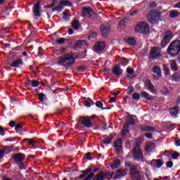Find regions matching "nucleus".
I'll return each mask as SVG.
<instances>
[{
	"instance_id": "obj_32",
	"label": "nucleus",
	"mask_w": 180,
	"mask_h": 180,
	"mask_svg": "<svg viewBox=\"0 0 180 180\" xmlns=\"http://www.w3.org/2000/svg\"><path fill=\"white\" fill-rule=\"evenodd\" d=\"M11 67L18 68L20 65H22V59H17L11 63Z\"/></svg>"
},
{
	"instance_id": "obj_13",
	"label": "nucleus",
	"mask_w": 180,
	"mask_h": 180,
	"mask_svg": "<svg viewBox=\"0 0 180 180\" xmlns=\"http://www.w3.org/2000/svg\"><path fill=\"white\" fill-rule=\"evenodd\" d=\"M13 158L14 161H15V164H18V162H23V160L26 158V155L23 153H17L14 154L13 155Z\"/></svg>"
},
{
	"instance_id": "obj_45",
	"label": "nucleus",
	"mask_w": 180,
	"mask_h": 180,
	"mask_svg": "<svg viewBox=\"0 0 180 180\" xmlns=\"http://www.w3.org/2000/svg\"><path fill=\"white\" fill-rule=\"evenodd\" d=\"M56 43L58 44H64L65 43V39L64 38H60L56 40Z\"/></svg>"
},
{
	"instance_id": "obj_25",
	"label": "nucleus",
	"mask_w": 180,
	"mask_h": 180,
	"mask_svg": "<svg viewBox=\"0 0 180 180\" xmlns=\"http://www.w3.org/2000/svg\"><path fill=\"white\" fill-rule=\"evenodd\" d=\"M89 172H92V169L91 168H87L85 170L82 171V174L79 176L80 179H82V178H85Z\"/></svg>"
},
{
	"instance_id": "obj_8",
	"label": "nucleus",
	"mask_w": 180,
	"mask_h": 180,
	"mask_svg": "<svg viewBox=\"0 0 180 180\" xmlns=\"http://www.w3.org/2000/svg\"><path fill=\"white\" fill-rule=\"evenodd\" d=\"M70 5H71V3H70V1L61 0L60 1H59V5L52 8V12H56V11H58V12H61V11L64 9V6H68Z\"/></svg>"
},
{
	"instance_id": "obj_54",
	"label": "nucleus",
	"mask_w": 180,
	"mask_h": 180,
	"mask_svg": "<svg viewBox=\"0 0 180 180\" xmlns=\"http://www.w3.org/2000/svg\"><path fill=\"white\" fill-rule=\"evenodd\" d=\"M172 157L174 160H176V158H178V157H179V153H178V152H174L172 155Z\"/></svg>"
},
{
	"instance_id": "obj_40",
	"label": "nucleus",
	"mask_w": 180,
	"mask_h": 180,
	"mask_svg": "<svg viewBox=\"0 0 180 180\" xmlns=\"http://www.w3.org/2000/svg\"><path fill=\"white\" fill-rule=\"evenodd\" d=\"M164 162L161 160H156V168H161Z\"/></svg>"
},
{
	"instance_id": "obj_9",
	"label": "nucleus",
	"mask_w": 180,
	"mask_h": 180,
	"mask_svg": "<svg viewBox=\"0 0 180 180\" xmlns=\"http://www.w3.org/2000/svg\"><path fill=\"white\" fill-rule=\"evenodd\" d=\"M161 56V49L158 47L152 48L150 53V58L152 60H157Z\"/></svg>"
},
{
	"instance_id": "obj_52",
	"label": "nucleus",
	"mask_w": 180,
	"mask_h": 180,
	"mask_svg": "<svg viewBox=\"0 0 180 180\" xmlns=\"http://www.w3.org/2000/svg\"><path fill=\"white\" fill-rule=\"evenodd\" d=\"M110 143H112V137H110L103 141L104 144H110Z\"/></svg>"
},
{
	"instance_id": "obj_11",
	"label": "nucleus",
	"mask_w": 180,
	"mask_h": 180,
	"mask_svg": "<svg viewBox=\"0 0 180 180\" xmlns=\"http://www.w3.org/2000/svg\"><path fill=\"white\" fill-rule=\"evenodd\" d=\"M152 72L153 74V79L155 81H158L161 77V69L158 66L154 65L152 68Z\"/></svg>"
},
{
	"instance_id": "obj_47",
	"label": "nucleus",
	"mask_w": 180,
	"mask_h": 180,
	"mask_svg": "<svg viewBox=\"0 0 180 180\" xmlns=\"http://www.w3.org/2000/svg\"><path fill=\"white\" fill-rule=\"evenodd\" d=\"M0 33L5 34V33H9V27L2 28L0 30Z\"/></svg>"
},
{
	"instance_id": "obj_22",
	"label": "nucleus",
	"mask_w": 180,
	"mask_h": 180,
	"mask_svg": "<svg viewBox=\"0 0 180 180\" xmlns=\"http://www.w3.org/2000/svg\"><path fill=\"white\" fill-rule=\"evenodd\" d=\"M169 113L173 117H176L178 113H179V108L178 106L173 107L169 110Z\"/></svg>"
},
{
	"instance_id": "obj_21",
	"label": "nucleus",
	"mask_w": 180,
	"mask_h": 180,
	"mask_svg": "<svg viewBox=\"0 0 180 180\" xmlns=\"http://www.w3.org/2000/svg\"><path fill=\"white\" fill-rule=\"evenodd\" d=\"M145 85L147 89L150 91V92H152V94L155 93V89L154 88V86L153 85V84H151V81L146 80Z\"/></svg>"
},
{
	"instance_id": "obj_24",
	"label": "nucleus",
	"mask_w": 180,
	"mask_h": 180,
	"mask_svg": "<svg viewBox=\"0 0 180 180\" xmlns=\"http://www.w3.org/2000/svg\"><path fill=\"white\" fill-rule=\"evenodd\" d=\"M141 96H142V98H144L147 101H153V99H154V97L150 96V94L148 93H147L146 91H143L141 94Z\"/></svg>"
},
{
	"instance_id": "obj_20",
	"label": "nucleus",
	"mask_w": 180,
	"mask_h": 180,
	"mask_svg": "<svg viewBox=\"0 0 180 180\" xmlns=\"http://www.w3.org/2000/svg\"><path fill=\"white\" fill-rule=\"evenodd\" d=\"M75 46L79 47V49H81L82 47H88V44L86 43V41L81 39L75 42Z\"/></svg>"
},
{
	"instance_id": "obj_48",
	"label": "nucleus",
	"mask_w": 180,
	"mask_h": 180,
	"mask_svg": "<svg viewBox=\"0 0 180 180\" xmlns=\"http://www.w3.org/2000/svg\"><path fill=\"white\" fill-rule=\"evenodd\" d=\"M125 26V24L124 23V21H120L119 25H118V29L120 30H122Z\"/></svg>"
},
{
	"instance_id": "obj_1",
	"label": "nucleus",
	"mask_w": 180,
	"mask_h": 180,
	"mask_svg": "<svg viewBox=\"0 0 180 180\" xmlns=\"http://www.w3.org/2000/svg\"><path fill=\"white\" fill-rule=\"evenodd\" d=\"M74 63V56L70 53L65 54L58 58V63L59 65H62L63 67H71Z\"/></svg>"
},
{
	"instance_id": "obj_34",
	"label": "nucleus",
	"mask_w": 180,
	"mask_h": 180,
	"mask_svg": "<svg viewBox=\"0 0 180 180\" xmlns=\"http://www.w3.org/2000/svg\"><path fill=\"white\" fill-rule=\"evenodd\" d=\"M127 43L129 46H136V44H137L134 38H128V39L127 40Z\"/></svg>"
},
{
	"instance_id": "obj_19",
	"label": "nucleus",
	"mask_w": 180,
	"mask_h": 180,
	"mask_svg": "<svg viewBox=\"0 0 180 180\" xmlns=\"http://www.w3.org/2000/svg\"><path fill=\"white\" fill-rule=\"evenodd\" d=\"M145 150L147 153H151V151H154V150H155V143L151 142L147 143Z\"/></svg>"
},
{
	"instance_id": "obj_46",
	"label": "nucleus",
	"mask_w": 180,
	"mask_h": 180,
	"mask_svg": "<svg viewBox=\"0 0 180 180\" xmlns=\"http://www.w3.org/2000/svg\"><path fill=\"white\" fill-rule=\"evenodd\" d=\"M40 83H39V81L37 80H33L31 83V85L34 86V88H37V86H39Z\"/></svg>"
},
{
	"instance_id": "obj_36",
	"label": "nucleus",
	"mask_w": 180,
	"mask_h": 180,
	"mask_svg": "<svg viewBox=\"0 0 180 180\" xmlns=\"http://www.w3.org/2000/svg\"><path fill=\"white\" fill-rule=\"evenodd\" d=\"M172 79L175 81V82H179L180 81V74L179 72L174 73L172 75Z\"/></svg>"
},
{
	"instance_id": "obj_28",
	"label": "nucleus",
	"mask_w": 180,
	"mask_h": 180,
	"mask_svg": "<svg viewBox=\"0 0 180 180\" xmlns=\"http://www.w3.org/2000/svg\"><path fill=\"white\" fill-rule=\"evenodd\" d=\"M72 26L73 29H75V30H78V29H79V26H81V25L79 24V21H78L77 20H74L72 22Z\"/></svg>"
},
{
	"instance_id": "obj_56",
	"label": "nucleus",
	"mask_w": 180,
	"mask_h": 180,
	"mask_svg": "<svg viewBox=\"0 0 180 180\" xmlns=\"http://www.w3.org/2000/svg\"><path fill=\"white\" fill-rule=\"evenodd\" d=\"M0 136H5V130L2 126H0Z\"/></svg>"
},
{
	"instance_id": "obj_61",
	"label": "nucleus",
	"mask_w": 180,
	"mask_h": 180,
	"mask_svg": "<svg viewBox=\"0 0 180 180\" xmlns=\"http://www.w3.org/2000/svg\"><path fill=\"white\" fill-rule=\"evenodd\" d=\"M145 174H146V176L147 177V179H150V176H151V173H150V171L146 170Z\"/></svg>"
},
{
	"instance_id": "obj_15",
	"label": "nucleus",
	"mask_w": 180,
	"mask_h": 180,
	"mask_svg": "<svg viewBox=\"0 0 180 180\" xmlns=\"http://www.w3.org/2000/svg\"><path fill=\"white\" fill-rule=\"evenodd\" d=\"M106 47V44L105 42L98 41L96 46H94V50L96 53H99V51H102Z\"/></svg>"
},
{
	"instance_id": "obj_44",
	"label": "nucleus",
	"mask_w": 180,
	"mask_h": 180,
	"mask_svg": "<svg viewBox=\"0 0 180 180\" xmlns=\"http://www.w3.org/2000/svg\"><path fill=\"white\" fill-rule=\"evenodd\" d=\"M95 176V173H90L84 180H91Z\"/></svg>"
},
{
	"instance_id": "obj_5",
	"label": "nucleus",
	"mask_w": 180,
	"mask_h": 180,
	"mask_svg": "<svg viewBox=\"0 0 180 180\" xmlns=\"http://www.w3.org/2000/svg\"><path fill=\"white\" fill-rule=\"evenodd\" d=\"M135 32L136 33H143V34H147L150 32V27L148 24L146 22H141L135 27Z\"/></svg>"
},
{
	"instance_id": "obj_43",
	"label": "nucleus",
	"mask_w": 180,
	"mask_h": 180,
	"mask_svg": "<svg viewBox=\"0 0 180 180\" xmlns=\"http://www.w3.org/2000/svg\"><path fill=\"white\" fill-rule=\"evenodd\" d=\"M44 98H46V95H44L43 93L39 94L38 96V99L40 101V102H43L44 101Z\"/></svg>"
},
{
	"instance_id": "obj_63",
	"label": "nucleus",
	"mask_w": 180,
	"mask_h": 180,
	"mask_svg": "<svg viewBox=\"0 0 180 180\" xmlns=\"http://www.w3.org/2000/svg\"><path fill=\"white\" fill-rule=\"evenodd\" d=\"M145 136L146 137V139H153V134L150 133L145 134Z\"/></svg>"
},
{
	"instance_id": "obj_14",
	"label": "nucleus",
	"mask_w": 180,
	"mask_h": 180,
	"mask_svg": "<svg viewBox=\"0 0 180 180\" xmlns=\"http://www.w3.org/2000/svg\"><path fill=\"white\" fill-rule=\"evenodd\" d=\"M100 29L103 37H106L110 33V27L109 25H102Z\"/></svg>"
},
{
	"instance_id": "obj_33",
	"label": "nucleus",
	"mask_w": 180,
	"mask_h": 180,
	"mask_svg": "<svg viewBox=\"0 0 180 180\" xmlns=\"http://www.w3.org/2000/svg\"><path fill=\"white\" fill-rule=\"evenodd\" d=\"M84 105H86V108H89L90 106H92V105H95V103H94L92 99L88 98L86 101L84 102Z\"/></svg>"
},
{
	"instance_id": "obj_49",
	"label": "nucleus",
	"mask_w": 180,
	"mask_h": 180,
	"mask_svg": "<svg viewBox=\"0 0 180 180\" xmlns=\"http://www.w3.org/2000/svg\"><path fill=\"white\" fill-rule=\"evenodd\" d=\"M132 98H133V99H135L136 101H139V99H140V94H139V93H134L132 95Z\"/></svg>"
},
{
	"instance_id": "obj_42",
	"label": "nucleus",
	"mask_w": 180,
	"mask_h": 180,
	"mask_svg": "<svg viewBox=\"0 0 180 180\" xmlns=\"http://www.w3.org/2000/svg\"><path fill=\"white\" fill-rule=\"evenodd\" d=\"M121 134L122 137L126 138L127 134H129V130L128 129H122L121 131Z\"/></svg>"
},
{
	"instance_id": "obj_37",
	"label": "nucleus",
	"mask_w": 180,
	"mask_h": 180,
	"mask_svg": "<svg viewBox=\"0 0 180 180\" xmlns=\"http://www.w3.org/2000/svg\"><path fill=\"white\" fill-rule=\"evenodd\" d=\"M170 66L172 71H178V66L176 65V62H175V60H172Z\"/></svg>"
},
{
	"instance_id": "obj_17",
	"label": "nucleus",
	"mask_w": 180,
	"mask_h": 180,
	"mask_svg": "<svg viewBox=\"0 0 180 180\" xmlns=\"http://www.w3.org/2000/svg\"><path fill=\"white\" fill-rule=\"evenodd\" d=\"M126 175H127V172H126V170L119 169L116 172L114 179H120L122 176H126Z\"/></svg>"
},
{
	"instance_id": "obj_7",
	"label": "nucleus",
	"mask_w": 180,
	"mask_h": 180,
	"mask_svg": "<svg viewBox=\"0 0 180 180\" xmlns=\"http://www.w3.org/2000/svg\"><path fill=\"white\" fill-rule=\"evenodd\" d=\"M172 37H174V34H172V32L168 31L165 32L164 37L162 39V47H165V46H167V44H168L171 40H172Z\"/></svg>"
},
{
	"instance_id": "obj_60",
	"label": "nucleus",
	"mask_w": 180,
	"mask_h": 180,
	"mask_svg": "<svg viewBox=\"0 0 180 180\" xmlns=\"http://www.w3.org/2000/svg\"><path fill=\"white\" fill-rule=\"evenodd\" d=\"M123 65H127L129 64V60L127 58H123L122 61Z\"/></svg>"
},
{
	"instance_id": "obj_12",
	"label": "nucleus",
	"mask_w": 180,
	"mask_h": 180,
	"mask_svg": "<svg viewBox=\"0 0 180 180\" xmlns=\"http://www.w3.org/2000/svg\"><path fill=\"white\" fill-rule=\"evenodd\" d=\"M94 10L92 8L88 6V7H84L82 8V16H86V18H91L92 15H94Z\"/></svg>"
},
{
	"instance_id": "obj_18",
	"label": "nucleus",
	"mask_w": 180,
	"mask_h": 180,
	"mask_svg": "<svg viewBox=\"0 0 180 180\" xmlns=\"http://www.w3.org/2000/svg\"><path fill=\"white\" fill-rule=\"evenodd\" d=\"M34 15L37 18H40V2L37 1L34 6Z\"/></svg>"
},
{
	"instance_id": "obj_29",
	"label": "nucleus",
	"mask_w": 180,
	"mask_h": 180,
	"mask_svg": "<svg viewBox=\"0 0 180 180\" xmlns=\"http://www.w3.org/2000/svg\"><path fill=\"white\" fill-rule=\"evenodd\" d=\"M113 176V172L110 173V172H103V177L104 179H112Z\"/></svg>"
},
{
	"instance_id": "obj_62",
	"label": "nucleus",
	"mask_w": 180,
	"mask_h": 180,
	"mask_svg": "<svg viewBox=\"0 0 180 180\" xmlns=\"http://www.w3.org/2000/svg\"><path fill=\"white\" fill-rule=\"evenodd\" d=\"M27 140H28L29 141V144H30V146H34V140H33V139H27Z\"/></svg>"
},
{
	"instance_id": "obj_55",
	"label": "nucleus",
	"mask_w": 180,
	"mask_h": 180,
	"mask_svg": "<svg viewBox=\"0 0 180 180\" xmlns=\"http://www.w3.org/2000/svg\"><path fill=\"white\" fill-rule=\"evenodd\" d=\"M96 106H97V108H103V103L101 101H97L96 103Z\"/></svg>"
},
{
	"instance_id": "obj_3",
	"label": "nucleus",
	"mask_w": 180,
	"mask_h": 180,
	"mask_svg": "<svg viewBox=\"0 0 180 180\" xmlns=\"http://www.w3.org/2000/svg\"><path fill=\"white\" fill-rule=\"evenodd\" d=\"M147 18L150 23L157 25V23H160L161 20V13H160V11H152L149 13Z\"/></svg>"
},
{
	"instance_id": "obj_30",
	"label": "nucleus",
	"mask_w": 180,
	"mask_h": 180,
	"mask_svg": "<svg viewBox=\"0 0 180 180\" xmlns=\"http://www.w3.org/2000/svg\"><path fill=\"white\" fill-rule=\"evenodd\" d=\"M178 16H179V12L175 10H172L169 11V17L172 19H174V18H178Z\"/></svg>"
},
{
	"instance_id": "obj_10",
	"label": "nucleus",
	"mask_w": 180,
	"mask_h": 180,
	"mask_svg": "<svg viewBox=\"0 0 180 180\" xmlns=\"http://www.w3.org/2000/svg\"><path fill=\"white\" fill-rule=\"evenodd\" d=\"M114 147L117 155H120L123 153V142L122 139H117L115 141Z\"/></svg>"
},
{
	"instance_id": "obj_6",
	"label": "nucleus",
	"mask_w": 180,
	"mask_h": 180,
	"mask_svg": "<svg viewBox=\"0 0 180 180\" xmlns=\"http://www.w3.org/2000/svg\"><path fill=\"white\" fill-rule=\"evenodd\" d=\"M134 158L136 160V161H141L143 160V152L140 149V146L139 144H136L134 148Z\"/></svg>"
},
{
	"instance_id": "obj_38",
	"label": "nucleus",
	"mask_w": 180,
	"mask_h": 180,
	"mask_svg": "<svg viewBox=\"0 0 180 180\" xmlns=\"http://www.w3.org/2000/svg\"><path fill=\"white\" fill-rule=\"evenodd\" d=\"M95 39H96V32H91L89 35V39L90 40V41H94Z\"/></svg>"
},
{
	"instance_id": "obj_4",
	"label": "nucleus",
	"mask_w": 180,
	"mask_h": 180,
	"mask_svg": "<svg viewBox=\"0 0 180 180\" xmlns=\"http://www.w3.org/2000/svg\"><path fill=\"white\" fill-rule=\"evenodd\" d=\"M167 52L170 56H176L180 53V41L176 40L174 41L167 49Z\"/></svg>"
},
{
	"instance_id": "obj_31",
	"label": "nucleus",
	"mask_w": 180,
	"mask_h": 180,
	"mask_svg": "<svg viewBox=\"0 0 180 180\" xmlns=\"http://www.w3.org/2000/svg\"><path fill=\"white\" fill-rule=\"evenodd\" d=\"M120 166V160L117 159L113 161L112 165H111V168H112V169H115L116 168H119Z\"/></svg>"
},
{
	"instance_id": "obj_51",
	"label": "nucleus",
	"mask_w": 180,
	"mask_h": 180,
	"mask_svg": "<svg viewBox=\"0 0 180 180\" xmlns=\"http://www.w3.org/2000/svg\"><path fill=\"white\" fill-rule=\"evenodd\" d=\"M127 72L128 74H129L130 75H131L132 74H134V70L133 68H128L127 69Z\"/></svg>"
},
{
	"instance_id": "obj_27",
	"label": "nucleus",
	"mask_w": 180,
	"mask_h": 180,
	"mask_svg": "<svg viewBox=\"0 0 180 180\" xmlns=\"http://www.w3.org/2000/svg\"><path fill=\"white\" fill-rule=\"evenodd\" d=\"M129 124H134V120L130 115L127 117V123L124 124V126L126 127V126H129Z\"/></svg>"
},
{
	"instance_id": "obj_57",
	"label": "nucleus",
	"mask_w": 180,
	"mask_h": 180,
	"mask_svg": "<svg viewBox=\"0 0 180 180\" xmlns=\"http://www.w3.org/2000/svg\"><path fill=\"white\" fill-rule=\"evenodd\" d=\"M128 89L129 91V95H131V94H133V92H134V88H133L132 86H129L128 87Z\"/></svg>"
},
{
	"instance_id": "obj_23",
	"label": "nucleus",
	"mask_w": 180,
	"mask_h": 180,
	"mask_svg": "<svg viewBox=\"0 0 180 180\" xmlns=\"http://www.w3.org/2000/svg\"><path fill=\"white\" fill-rule=\"evenodd\" d=\"M141 131H155V127H148V126H142L141 127Z\"/></svg>"
},
{
	"instance_id": "obj_58",
	"label": "nucleus",
	"mask_w": 180,
	"mask_h": 180,
	"mask_svg": "<svg viewBox=\"0 0 180 180\" xmlns=\"http://www.w3.org/2000/svg\"><path fill=\"white\" fill-rule=\"evenodd\" d=\"M163 155H165V157H171V152L168 150H165Z\"/></svg>"
},
{
	"instance_id": "obj_53",
	"label": "nucleus",
	"mask_w": 180,
	"mask_h": 180,
	"mask_svg": "<svg viewBox=\"0 0 180 180\" xmlns=\"http://www.w3.org/2000/svg\"><path fill=\"white\" fill-rule=\"evenodd\" d=\"M148 164H150L152 167H156L157 160H153L150 162H148Z\"/></svg>"
},
{
	"instance_id": "obj_64",
	"label": "nucleus",
	"mask_w": 180,
	"mask_h": 180,
	"mask_svg": "<svg viewBox=\"0 0 180 180\" xmlns=\"http://www.w3.org/2000/svg\"><path fill=\"white\" fill-rule=\"evenodd\" d=\"M86 158H87V160H92V157H91V153H88L87 154H86Z\"/></svg>"
},
{
	"instance_id": "obj_16",
	"label": "nucleus",
	"mask_w": 180,
	"mask_h": 180,
	"mask_svg": "<svg viewBox=\"0 0 180 180\" xmlns=\"http://www.w3.org/2000/svg\"><path fill=\"white\" fill-rule=\"evenodd\" d=\"M82 124L85 127H92V121H91V117H84L82 120Z\"/></svg>"
},
{
	"instance_id": "obj_2",
	"label": "nucleus",
	"mask_w": 180,
	"mask_h": 180,
	"mask_svg": "<svg viewBox=\"0 0 180 180\" xmlns=\"http://www.w3.org/2000/svg\"><path fill=\"white\" fill-rule=\"evenodd\" d=\"M126 167H129V174L131 179L133 180H141V176H140V172L137 169V167L130 164L129 162L125 163Z\"/></svg>"
},
{
	"instance_id": "obj_50",
	"label": "nucleus",
	"mask_w": 180,
	"mask_h": 180,
	"mask_svg": "<svg viewBox=\"0 0 180 180\" xmlns=\"http://www.w3.org/2000/svg\"><path fill=\"white\" fill-rule=\"evenodd\" d=\"M22 124H18L15 126V131H17V133H19V131H20V129H22Z\"/></svg>"
},
{
	"instance_id": "obj_59",
	"label": "nucleus",
	"mask_w": 180,
	"mask_h": 180,
	"mask_svg": "<svg viewBox=\"0 0 180 180\" xmlns=\"http://www.w3.org/2000/svg\"><path fill=\"white\" fill-rule=\"evenodd\" d=\"M173 165H174V163L172 161H169L167 162V167L168 168H172Z\"/></svg>"
},
{
	"instance_id": "obj_35",
	"label": "nucleus",
	"mask_w": 180,
	"mask_h": 180,
	"mask_svg": "<svg viewBox=\"0 0 180 180\" xmlns=\"http://www.w3.org/2000/svg\"><path fill=\"white\" fill-rule=\"evenodd\" d=\"M103 171H101L100 172H98V174H97L94 178L93 179V180H103Z\"/></svg>"
},
{
	"instance_id": "obj_26",
	"label": "nucleus",
	"mask_w": 180,
	"mask_h": 180,
	"mask_svg": "<svg viewBox=\"0 0 180 180\" xmlns=\"http://www.w3.org/2000/svg\"><path fill=\"white\" fill-rule=\"evenodd\" d=\"M113 74H115V75H122V71L120 70V65H116L112 71Z\"/></svg>"
},
{
	"instance_id": "obj_39",
	"label": "nucleus",
	"mask_w": 180,
	"mask_h": 180,
	"mask_svg": "<svg viewBox=\"0 0 180 180\" xmlns=\"http://www.w3.org/2000/svg\"><path fill=\"white\" fill-rule=\"evenodd\" d=\"M63 19H65V20H70V18H71V15L68 13V11L63 12Z\"/></svg>"
},
{
	"instance_id": "obj_41",
	"label": "nucleus",
	"mask_w": 180,
	"mask_h": 180,
	"mask_svg": "<svg viewBox=\"0 0 180 180\" xmlns=\"http://www.w3.org/2000/svg\"><path fill=\"white\" fill-rule=\"evenodd\" d=\"M17 165H18L20 169H25L26 166L25 165V163L23 162H19L18 163H16Z\"/></svg>"
}]
</instances>
